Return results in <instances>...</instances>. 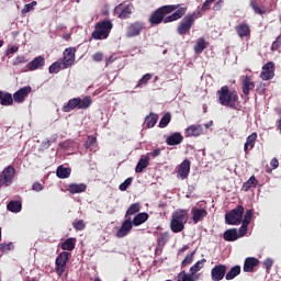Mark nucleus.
Segmentation results:
<instances>
[{
    "label": "nucleus",
    "mask_w": 281,
    "mask_h": 281,
    "mask_svg": "<svg viewBox=\"0 0 281 281\" xmlns=\"http://www.w3.org/2000/svg\"><path fill=\"white\" fill-rule=\"evenodd\" d=\"M148 218H150V215H148V213H138L136 216H134L132 225H134L135 227H139V225H144V223H146Z\"/></svg>",
    "instance_id": "obj_28"
},
{
    "label": "nucleus",
    "mask_w": 281,
    "mask_h": 281,
    "mask_svg": "<svg viewBox=\"0 0 281 281\" xmlns=\"http://www.w3.org/2000/svg\"><path fill=\"white\" fill-rule=\"evenodd\" d=\"M139 210H142V204L139 202L131 204L125 213V218H128V216H134V214H137Z\"/></svg>",
    "instance_id": "obj_33"
},
{
    "label": "nucleus",
    "mask_w": 281,
    "mask_h": 281,
    "mask_svg": "<svg viewBox=\"0 0 281 281\" xmlns=\"http://www.w3.org/2000/svg\"><path fill=\"white\" fill-rule=\"evenodd\" d=\"M32 93V87H23L13 93L0 90V104L1 106H12L14 102L16 104H23L25 98Z\"/></svg>",
    "instance_id": "obj_2"
},
{
    "label": "nucleus",
    "mask_w": 281,
    "mask_h": 281,
    "mask_svg": "<svg viewBox=\"0 0 281 281\" xmlns=\"http://www.w3.org/2000/svg\"><path fill=\"white\" fill-rule=\"evenodd\" d=\"M181 142H183V135H181L179 132L169 135L166 139V144L168 146H179Z\"/></svg>",
    "instance_id": "obj_24"
},
{
    "label": "nucleus",
    "mask_w": 281,
    "mask_h": 281,
    "mask_svg": "<svg viewBox=\"0 0 281 281\" xmlns=\"http://www.w3.org/2000/svg\"><path fill=\"white\" fill-rule=\"evenodd\" d=\"M97 143H98V137L90 135V136H88V139H87L85 146L87 149H89L92 146H95Z\"/></svg>",
    "instance_id": "obj_47"
},
{
    "label": "nucleus",
    "mask_w": 281,
    "mask_h": 281,
    "mask_svg": "<svg viewBox=\"0 0 281 281\" xmlns=\"http://www.w3.org/2000/svg\"><path fill=\"white\" fill-rule=\"evenodd\" d=\"M238 100V92L236 90H229V87L227 86H223L217 91V102L222 106H227L228 109L236 110L238 109V104H240Z\"/></svg>",
    "instance_id": "obj_3"
},
{
    "label": "nucleus",
    "mask_w": 281,
    "mask_h": 281,
    "mask_svg": "<svg viewBox=\"0 0 281 281\" xmlns=\"http://www.w3.org/2000/svg\"><path fill=\"white\" fill-rule=\"evenodd\" d=\"M69 256H71L68 251L60 252L55 260V273L58 276H63L67 269V262H69Z\"/></svg>",
    "instance_id": "obj_9"
},
{
    "label": "nucleus",
    "mask_w": 281,
    "mask_h": 281,
    "mask_svg": "<svg viewBox=\"0 0 281 281\" xmlns=\"http://www.w3.org/2000/svg\"><path fill=\"white\" fill-rule=\"evenodd\" d=\"M68 191L70 194H80L82 192H87V186L85 183H70L68 186Z\"/></svg>",
    "instance_id": "obj_29"
},
{
    "label": "nucleus",
    "mask_w": 281,
    "mask_h": 281,
    "mask_svg": "<svg viewBox=\"0 0 281 281\" xmlns=\"http://www.w3.org/2000/svg\"><path fill=\"white\" fill-rule=\"evenodd\" d=\"M72 227L76 232H82L87 228V223H85V220H75Z\"/></svg>",
    "instance_id": "obj_42"
},
{
    "label": "nucleus",
    "mask_w": 281,
    "mask_h": 281,
    "mask_svg": "<svg viewBox=\"0 0 281 281\" xmlns=\"http://www.w3.org/2000/svg\"><path fill=\"white\" fill-rule=\"evenodd\" d=\"M260 265V260L256 257H247L244 261V271L245 273H254L256 267Z\"/></svg>",
    "instance_id": "obj_19"
},
{
    "label": "nucleus",
    "mask_w": 281,
    "mask_h": 281,
    "mask_svg": "<svg viewBox=\"0 0 281 281\" xmlns=\"http://www.w3.org/2000/svg\"><path fill=\"white\" fill-rule=\"evenodd\" d=\"M256 91L259 95H265V91H267V85L260 82L257 88Z\"/></svg>",
    "instance_id": "obj_53"
},
{
    "label": "nucleus",
    "mask_w": 281,
    "mask_h": 281,
    "mask_svg": "<svg viewBox=\"0 0 281 281\" xmlns=\"http://www.w3.org/2000/svg\"><path fill=\"white\" fill-rule=\"evenodd\" d=\"M60 247L63 251H74V249H76V238L70 237L66 239L64 243H61Z\"/></svg>",
    "instance_id": "obj_32"
},
{
    "label": "nucleus",
    "mask_w": 281,
    "mask_h": 281,
    "mask_svg": "<svg viewBox=\"0 0 281 281\" xmlns=\"http://www.w3.org/2000/svg\"><path fill=\"white\" fill-rule=\"evenodd\" d=\"M245 214V207L237 205L225 214V222L227 225H240L243 223V215Z\"/></svg>",
    "instance_id": "obj_8"
},
{
    "label": "nucleus",
    "mask_w": 281,
    "mask_h": 281,
    "mask_svg": "<svg viewBox=\"0 0 281 281\" xmlns=\"http://www.w3.org/2000/svg\"><path fill=\"white\" fill-rule=\"evenodd\" d=\"M254 216V211L252 210H247L245 215H244V220L241 221V223H244L245 225H249L251 223V217Z\"/></svg>",
    "instance_id": "obj_48"
},
{
    "label": "nucleus",
    "mask_w": 281,
    "mask_h": 281,
    "mask_svg": "<svg viewBox=\"0 0 281 281\" xmlns=\"http://www.w3.org/2000/svg\"><path fill=\"white\" fill-rule=\"evenodd\" d=\"M76 63V47H69L64 50L63 69H69Z\"/></svg>",
    "instance_id": "obj_13"
},
{
    "label": "nucleus",
    "mask_w": 281,
    "mask_h": 281,
    "mask_svg": "<svg viewBox=\"0 0 281 281\" xmlns=\"http://www.w3.org/2000/svg\"><path fill=\"white\" fill-rule=\"evenodd\" d=\"M227 273V266L225 265H216L211 269V280L213 281H221L226 278Z\"/></svg>",
    "instance_id": "obj_15"
},
{
    "label": "nucleus",
    "mask_w": 281,
    "mask_h": 281,
    "mask_svg": "<svg viewBox=\"0 0 281 281\" xmlns=\"http://www.w3.org/2000/svg\"><path fill=\"white\" fill-rule=\"evenodd\" d=\"M148 166H150V157L143 156L136 165L135 172L139 175V173L144 172V170H146V168H148Z\"/></svg>",
    "instance_id": "obj_26"
},
{
    "label": "nucleus",
    "mask_w": 281,
    "mask_h": 281,
    "mask_svg": "<svg viewBox=\"0 0 281 281\" xmlns=\"http://www.w3.org/2000/svg\"><path fill=\"white\" fill-rule=\"evenodd\" d=\"M247 227H249V224L241 223V226L239 227V238L247 236Z\"/></svg>",
    "instance_id": "obj_54"
},
{
    "label": "nucleus",
    "mask_w": 281,
    "mask_h": 281,
    "mask_svg": "<svg viewBox=\"0 0 281 281\" xmlns=\"http://www.w3.org/2000/svg\"><path fill=\"white\" fill-rule=\"evenodd\" d=\"M133 222L131 218H126L120 229L116 232V238H124L125 236H128L131 234V231L133 229Z\"/></svg>",
    "instance_id": "obj_16"
},
{
    "label": "nucleus",
    "mask_w": 281,
    "mask_h": 281,
    "mask_svg": "<svg viewBox=\"0 0 281 281\" xmlns=\"http://www.w3.org/2000/svg\"><path fill=\"white\" fill-rule=\"evenodd\" d=\"M235 31L239 38H249V36H251V27L247 22L239 23L235 26Z\"/></svg>",
    "instance_id": "obj_17"
},
{
    "label": "nucleus",
    "mask_w": 281,
    "mask_h": 281,
    "mask_svg": "<svg viewBox=\"0 0 281 281\" xmlns=\"http://www.w3.org/2000/svg\"><path fill=\"white\" fill-rule=\"evenodd\" d=\"M263 267L265 269H267V271H269V269H271V267H273V259L268 258L263 261Z\"/></svg>",
    "instance_id": "obj_58"
},
{
    "label": "nucleus",
    "mask_w": 281,
    "mask_h": 281,
    "mask_svg": "<svg viewBox=\"0 0 281 281\" xmlns=\"http://www.w3.org/2000/svg\"><path fill=\"white\" fill-rule=\"evenodd\" d=\"M41 67H45V57L43 56H37L26 64L27 71H36V69H41Z\"/></svg>",
    "instance_id": "obj_22"
},
{
    "label": "nucleus",
    "mask_w": 281,
    "mask_h": 281,
    "mask_svg": "<svg viewBox=\"0 0 281 281\" xmlns=\"http://www.w3.org/2000/svg\"><path fill=\"white\" fill-rule=\"evenodd\" d=\"M131 183H133V178H127L123 183L120 184L119 189L121 192H126Z\"/></svg>",
    "instance_id": "obj_50"
},
{
    "label": "nucleus",
    "mask_w": 281,
    "mask_h": 281,
    "mask_svg": "<svg viewBox=\"0 0 281 281\" xmlns=\"http://www.w3.org/2000/svg\"><path fill=\"white\" fill-rule=\"evenodd\" d=\"M223 238L226 243H234V240H238L240 236L238 235V229L229 228L224 233Z\"/></svg>",
    "instance_id": "obj_27"
},
{
    "label": "nucleus",
    "mask_w": 281,
    "mask_h": 281,
    "mask_svg": "<svg viewBox=\"0 0 281 281\" xmlns=\"http://www.w3.org/2000/svg\"><path fill=\"white\" fill-rule=\"evenodd\" d=\"M188 223V210L178 209L171 215L170 229L173 234H179L186 229Z\"/></svg>",
    "instance_id": "obj_4"
},
{
    "label": "nucleus",
    "mask_w": 281,
    "mask_h": 281,
    "mask_svg": "<svg viewBox=\"0 0 281 281\" xmlns=\"http://www.w3.org/2000/svg\"><path fill=\"white\" fill-rule=\"evenodd\" d=\"M27 63V59L25 58V56H18L15 58L14 65H23Z\"/></svg>",
    "instance_id": "obj_60"
},
{
    "label": "nucleus",
    "mask_w": 281,
    "mask_h": 281,
    "mask_svg": "<svg viewBox=\"0 0 281 281\" xmlns=\"http://www.w3.org/2000/svg\"><path fill=\"white\" fill-rule=\"evenodd\" d=\"M45 187H43V184H41V182H35L32 186V190H34V192H42V190H44Z\"/></svg>",
    "instance_id": "obj_57"
},
{
    "label": "nucleus",
    "mask_w": 281,
    "mask_h": 281,
    "mask_svg": "<svg viewBox=\"0 0 281 281\" xmlns=\"http://www.w3.org/2000/svg\"><path fill=\"white\" fill-rule=\"evenodd\" d=\"M10 249H12V243L9 244H0V251H10Z\"/></svg>",
    "instance_id": "obj_59"
},
{
    "label": "nucleus",
    "mask_w": 281,
    "mask_h": 281,
    "mask_svg": "<svg viewBox=\"0 0 281 281\" xmlns=\"http://www.w3.org/2000/svg\"><path fill=\"white\" fill-rule=\"evenodd\" d=\"M170 240V233L165 232V233H159L157 237V245L158 247H166V244Z\"/></svg>",
    "instance_id": "obj_34"
},
{
    "label": "nucleus",
    "mask_w": 281,
    "mask_h": 281,
    "mask_svg": "<svg viewBox=\"0 0 281 281\" xmlns=\"http://www.w3.org/2000/svg\"><path fill=\"white\" fill-rule=\"evenodd\" d=\"M196 254V251H192L190 254H188L184 259L181 262V267H188V265H192L193 260H194V255Z\"/></svg>",
    "instance_id": "obj_44"
},
{
    "label": "nucleus",
    "mask_w": 281,
    "mask_h": 281,
    "mask_svg": "<svg viewBox=\"0 0 281 281\" xmlns=\"http://www.w3.org/2000/svg\"><path fill=\"white\" fill-rule=\"evenodd\" d=\"M250 8H252L255 14H267V10L260 8L257 0H250Z\"/></svg>",
    "instance_id": "obj_41"
},
{
    "label": "nucleus",
    "mask_w": 281,
    "mask_h": 281,
    "mask_svg": "<svg viewBox=\"0 0 281 281\" xmlns=\"http://www.w3.org/2000/svg\"><path fill=\"white\" fill-rule=\"evenodd\" d=\"M134 9L135 7L133 5V3H130V4L120 3L114 8V14L117 16V19H122V20L131 19V14H133Z\"/></svg>",
    "instance_id": "obj_10"
},
{
    "label": "nucleus",
    "mask_w": 281,
    "mask_h": 281,
    "mask_svg": "<svg viewBox=\"0 0 281 281\" xmlns=\"http://www.w3.org/2000/svg\"><path fill=\"white\" fill-rule=\"evenodd\" d=\"M60 69H63V63L60 64L59 61H55L49 66L48 71L49 74H58Z\"/></svg>",
    "instance_id": "obj_45"
},
{
    "label": "nucleus",
    "mask_w": 281,
    "mask_h": 281,
    "mask_svg": "<svg viewBox=\"0 0 281 281\" xmlns=\"http://www.w3.org/2000/svg\"><path fill=\"white\" fill-rule=\"evenodd\" d=\"M205 262H207V260L205 259H201L198 262H195L191 268H190V272L191 276H196V273H199V271H201V269L203 268V266L205 265Z\"/></svg>",
    "instance_id": "obj_38"
},
{
    "label": "nucleus",
    "mask_w": 281,
    "mask_h": 281,
    "mask_svg": "<svg viewBox=\"0 0 281 281\" xmlns=\"http://www.w3.org/2000/svg\"><path fill=\"white\" fill-rule=\"evenodd\" d=\"M188 249H190V246L184 245L182 248L179 249L178 254H186V251H188Z\"/></svg>",
    "instance_id": "obj_63"
},
{
    "label": "nucleus",
    "mask_w": 281,
    "mask_h": 281,
    "mask_svg": "<svg viewBox=\"0 0 281 281\" xmlns=\"http://www.w3.org/2000/svg\"><path fill=\"white\" fill-rule=\"evenodd\" d=\"M186 134L188 137H199L203 135V126L202 125H190L186 130Z\"/></svg>",
    "instance_id": "obj_25"
},
{
    "label": "nucleus",
    "mask_w": 281,
    "mask_h": 281,
    "mask_svg": "<svg viewBox=\"0 0 281 281\" xmlns=\"http://www.w3.org/2000/svg\"><path fill=\"white\" fill-rule=\"evenodd\" d=\"M241 82V92L244 95H249L254 89H256V82L249 75H245L240 77Z\"/></svg>",
    "instance_id": "obj_14"
},
{
    "label": "nucleus",
    "mask_w": 281,
    "mask_h": 281,
    "mask_svg": "<svg viewBox=\"0 0 281 281\" xmlns=\"http://www.w3.org/2000/svg\"><path fill=\"white\" fill-rule=\"evenodd\" d=\"M159 120V115L155 113H150L145 119V124L147 128H154V126L157 124V121Z\"/></svg>",
    "instance_id": "obj_36"
},
{
    "label": "nucleus",
    "mask_w": 281,
    "mask_h": 281,
    "mask_svg": "<svg viewBox=\"0 0 281 281\" xmlns=\"http://www.w3.org/2000/svg\"><path fill=\"white\" fill-rule=\"evenodd\" d=\"M191 215H192V221H193L194 225H196V223H201V221H203V218H205V216H207V210L192 207Z\"/></svg>",
    "instance_id": "obj_21"
},
{
    "label": "nucleus",
    "mask_w": 281,
    "mask_h": 281,
    "mask_svg": "<svg viewBox=\"0 0 281 281\" xmlns=\"http://www.w3.org/2000/svg\"><path fill=\"white\" fill-rule=\"evenodd\" d=\"M281 47V35L277 37V40L271 45V52H278Z\"/></svg>",
    "instance_id": "obj_51"
},
{
    "label": "nucleus",
    "mask_w": 281,
    "mask_h": 281,
    "mask_svg": "<svg viewBox=\"0 0 281 281\" xmlns=\"http://www.w3.org/2000/svg\"><path fill=\"white\" fill-rule=\"evenodd\" d=\"M237 276H240V266L231 268V270L226 273V280H234V278H237Z\"/></svg>",
    "instance_id": "obj_40"
},
{
    "label": "nucleus",
    "mask_w": 281,
    "mask_h": 281,
    "mask_svg": "<svg viewBox=\"0 0 281 281\" xmlns=\"http://www.w3.org/2000/svg\"><path fill=\"white\" fill-rule=\"evenodd\" d=\"M196 21V12L187 14L177 26V32L179 36H186L190 34L192 27H194V22Z\"/></svg>",
    "instance_id": "obj_7"
},
{
    "label": "nucleus",
    "mask_w": 281,
    "mask_h": 281,
    "mask_svg": "<svg viewBox=\"0 0 281 281\" xmlns=\"http://www.w3.org/2000/svg\"><path fill=\"white\" fill-rule=\"evenodd\" d=\"M273 69H276V64L273 61H268L263 65L260 78L261 80H271L273 78Z\"/></svg>",
    "instance_id": "obj_20"
},
{
    "label": "nucleus",
    "mask_w": 281,
    "mask_h": 281,
    "mask_svg": "<svg viewBox=\"0 0 281 281\" xmlns=\"http://www.w3.org/2000/svg\"><path fill=\"white\" fill-rule=\"evenodd\" d=\"M91 104H93V100L91 99V97L86 95L83 99H81L80 97H77V98L70 99L66 104H64L61 108V111L64 113H71L74 109H79L85 111L89 109Z\"/></svg>",
    "instance_id": "obj_5"
},
{
    "label": "nucleus",
    "mask_w": 281,
    "mask_h": 281,
    "mask_svg": "<svg viewBox=\"0 0 281 281\" xmlns=\"http://www.w3.org/2000/svg\"><path fill=\"white\" fill-rule=\"evenodd\" d=\"M56 175L58 179H69V177L71 176V169L59 166L57 168Z\"/></svg>",
    "instance_id": "obj_37"
},
{
    "label": "nucleus",
    "mask_w": 281,
    "mask_h": 281,
    "mask_svg": "<svg viewBox=\"0 0 281 281\" xmlns=\"http://www.w3.org/2000/svg\"><path fill=\"white\" fill-rule=\"evenodd\" d=\"M191 166H192V162L190 161V159H184L180 164V166L178 167V175L180 179L184 180V179H188V177H190Z\"/></svg>",
    "instance_id": "obj_18"
},
{
    "label": "nucleus",
    "mask_w": 281,
    "mask_h": 281,
    "mask_svg": "<svg viewBox=\"0 0 281 281\" xmlns=\"http://www.w3.org/2000/svg\"><path fill=\"white\" fill-rule=\"evenodd\" d=\"M16 173V169L14 167L9 166L3 169L0 175V186H12V181L14 179V175Z\"/></svg>",
    "instance_id": "obj_12"
},
{
    "label": "nucleus",
    "mask_w": 281,
    "mask_h": 281,
    "mask_svg": "<svg viewBox=\"0 0 281 281\" xmlns=\"http://www.w3.org/2000/svg\"><path fill=\"white\" fill-rule=\"evenodd\" d=\"M103 59H104V55L102 53H95L92 56V60H94V63H102Z\"/></svg>",
    "instance_id": "obj_56"
},
{
    "label": "nucleus",
    "mask_w": 281,
    "mask_h": 281,
    "mask_svg": "<svg viewBox=\"0 0 281 281\" xmlns=\"http://www.w3.org/2000/svg\"><path fill=\"white\" fill-rule=\"evenodd\" d=\"M256 139H258V134L256 132L251 133L247 138L244 145L245 155H249V150H252L256 146Z\"/></svg>",
    "instance_id": "obj_23"
},
{
    "label": "nucleus",
    "mask_w": 281,
    "mask_h": 281,
    "mask_svg": "<svg viewBox=\"0 0 281 281\" xmlns=\"http://www.w3.org/2000/svg\"><path fill=\"white\" fill-rule=\"evenodd\" d=\"M14 52H16L15 47H11L8 49V54H14Z\"/></svg>",
    "instance_id": "obj_64"
},
{
    "label": "nucleus",
    "mask_w": 281,
    "mask_h": 281,
    "mask_svg": "<svg viewBox=\"0 0 281 281\" xmlns=\"http://www.w3.org/2000/svg\"><path fill=\"white\" fill-rule=\"evenodd\" d=\"M142 32H144V22L135 21L130 23L126 27L125 36L126 38H135L136 36H139Z\"/></svg>",
    "instance_id": "obj_11"
},
{
    "label": "nucleus",
    "mask_w": 281,
    "mask_h": 281,
    "mask_svg": "<svg viewBox=\"0 0 281 281\" xmlns=\"http://www.w3.org/2000/svg\"><path fill=\"white\" fill-rule=\"evenodd\" d=\"M7 210H9V212H13L14 214H19V212L23 210V205L21 204V201L12 200L7 204Z\"/></svg>",
    "instance_id": "obj_31"
},
{
    "label": "nucleus",
    "mask_w": 281,
    "mask_h": 281,
    "mask_svg": "<svg viewBox=\"0 0 281 281\" xmlns=\"http://www.w3.org/2000/svg\"><path fill=\"white\" fill-rule=\"evenodd\" d=\"M37 5L36 1H32L29 4H25L24 8L22 9V14H27L29 12H32L34 10V7Z\"/></svg>",
    "instance_id": "obj_49"
},
{
    "label": "nucleus",
    "mask_w": 281,
    "mask_h": 281,
    "mask_svg": "<svg viewBox=\"0 0 281 281\" xmlns=\"http://www.w3.org/2000/svg\"><path fill=\"white\" fill-rule=\"evenodd\" d=\"M206 48H207V42L205 41V38L200 37L196 44L194 45L195 54H203V50H205Z\"/></svg>",
    "instance_id": "obj_35"
},
{
    "label": "nucleus",
    "mask_w": 281,
    "mask_h": 281,
    "mask_svg": "<svg viewBox=\"0 0 281 281\" xmlns=\"http://www.w3.org/2000/svg\"><path fill=\"white\" fill-rule=\"evenodd\" d=\"M178 278H179L181 281H194V274H192V273H186V271H181V272L178 274Z\"/></svg>",
    "instance_id": "obj_46"
},
{
    "label": "nucleus",
    "mask_w": 281,
    "mask_h": 281,
    "mask_svg": "<svg viewBox=\"0 0 281 281\" xmlns=\"http://www.w3.org/2000/svg\"><path fill=\"white\" fill-rule=\"evenodd\" d=\"M111 30H113V22H111V20H103L95 24L94 31L92 32V38L94 41H103L104 38H109Z\"/></svg>",
    "instance_id": "obj_6"
},
{
    "label": "nucleus",
    "mask_w": 281,
    "mask_h": 281,
    "mask_svg": "<svg viewBox=\"0 0 281 281\" xmlns=\"http://www.w3.org/2000/svg\"><path fill=\"white\" fill-rule=\"evenodd\" d=\"M159 155H161V149L156 148L154 151L148 153L147 157H153L155 159V157H159Z\"/></svg>",
    "instance_id": "obj_61"
},
{
    "label": "nucleus",
    "mask_w": 281,
    "mask_h": 281,
    "mask_svg": "<svg viewBox=\"0 0 281 281\" xmlns=\"http://www.w3.org/2000/svg\"><path fill=\"white\" fill-rule=\"evenodd\" d=\"M153 80V75L151 74H145L139 80L138 83L136 85V89L139 87H144L146 85H148V81Z\"/></svg>",
    "instance_id": "obj_43"
},
{
    "label": "nucleus",
    "mask_w": 281,
    "mask_h": 281,
    "mask_svg": "<svg viewBox=\"0 0 281 281\" xmlns=\"http://www.w3.org/2000/svg\"><path fill=\"white\" fill-rule=\"evenodd\" d=\"M172 121V114L170 112H167L160 119V122L158 124L159 128H166Z\"/></svg>",
    "instance_id": "obj_39"
},
{
    "label": "nucleus",
    "mask_w": 281,
    "mask_h": 281,
    "mask_svg": "<svg viewBox=\"0 0 281 281\" xmlns=\"http://www.w3.org/2000/svg\"><path fill=\"white\" fill-rule=\"evenodd\" d=\"M251 188H258V179H256V176H251L246 182H244L241 190H244V192H249Z\"/></svg>",
    "instance_id": "obj_30"
},
{
    "label": "nucleus",
    "mask_w": 281,
    "mask_h": 281,
    "mask_svg": "<svg viewBox=\"0 0 281 281\" xmlns=\"http://www.w3.org/2000/svg\"><path fill=\"white\" fill-rule=\"evenodd\" d=\"M270 166L273 170H276V168H278V166H280V162L278 161V158H272L270 161Z\"/></svg>",
    "instance_id": "obj_62"
},
{
    "label": "nucleus",
    "mask_w": 281,
    "mask_h": 281,
    "mask_svg": "<svg viewBox=\"0 0 281 281\" xmlns=\"http://www.w3.org/2000/svg\"><path fill=\"white\" fill-rule=\"evenodd\" d=\"M214 1H216V0H205L201 7V11L207 12V10H210V8H212V3H214Z\"/></svg>",
    "instance_id": "obj_52"
},
{
    "label": "nucleus",
    "mask_w": 281,
    "mask_h": 281,
    "mask_svg": "<svg viewBox=\"0 0 281 281\" xmlns=\"http://www.w3.org/2000/svg\"><path fill=\"white\" fill-rule=\"evenodd\" d=\"M223 3H225L224 0H218L216 3L213 5L214 12H221L223 10Z\"/></svg>",
    "instance_id": "obj_55"
},
{
    "label": "nucleus",
    "mask_w": 281,
    "mask_h": 281,
    "mask_svg": "<svg viewBox=\"0 0 281 281\" xmlns=\"http://www.w3.org/2000/svg\"><path fill=\"white\" fill-rule=\"evenodd\" d=\"M181 4H166L155 10L148 18V23L151 27L161 25V23H175L179 19H183L188 12V7Z\"/></svg>",
    "instance_id": "obj_1"
}]
</instances>
